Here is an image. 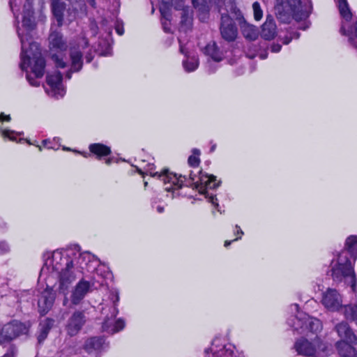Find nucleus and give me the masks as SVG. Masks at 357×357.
<instances>
[{
	"instance_id": "obj_61",
	"label": "nucleus",
	"mask_w": 357,
	"mask_h": 357,
	"mask_svg": "<svg viewBox=\"0 0 357 357\" xmlns=\"http://www.w3.org/2000/svg\"><path fill=\"white\" fill-rule=\"evenodd\" d=\"M53 140H54V142H59V141L60 140V139H59V137H54Z\"/></svg>"
},
{
	"instance_id": "obj_32",
	"label": "nucleus",
	"mask_w": 357,
	"mask_h": 357,
	"mask_svg": "<svg viewBox=\"0 0 357 357\" xmlns=\"http://www.w3.org/2000/svg\"><path fill=\"white\" fill-rule=\"evenodd\" d=\"M192 155L188 157V162L190 167H197L200 163L199 155L201 154V151L199 149L195 148L192 150Z\"/></svg>"
},
{
	"instance_id": "obj_4",
	"label": "nucleus",
	"mask_w": 357,
	"mask_h": 357,
	"mask_svg": "<svg viewBox=\"0 0 357 357\" xmlns=\"http://www.w3.org/2000/svg\"><path fill=\"white\" fill-rule=\"evenodd\" d=\"M357 259V236L351 235L346 239L344 249L338 256L336 264L331 268L333 281L349 285L351 291H357V280L354 272V264Z\"/></svg>"
},
{
	"instance_id": "obj_57",
	"label": "nucleus",
	"mask_w": 357,
	"mask_h": 357,
	"mask_svg": "<svg viewBox=\"0 0 357 357\" xmlns=\"http://www.w3.org/2000/svg\"><path fill=\"white\" fill-rule=\"evenodd\" d=\"M215 149H216V144H213L210 148V152L213 153V151H215Z\"/></svg>"
},
{
	"instance_id": "obj_12",
	"label": "nucleus",
	"mask_w": 357,
	"mask_h": 357,
	"mask_svg": "<svg viewBox=\"0 0 357 357\" xmlns=\"http://www.w3.org/2000/svg\"><path fill=\"white\" fill-rule=\"evenodd\" d=\"M322 305L331 312H340V310L344 312V307L347 305H342V298L340 293L335 289L328 288L322 294Z\"/></svg>"
},
{
	"instance_id": "obj_33",
	"label": "nucleus",
	"mask_w": 357,
	"mask_h": 357,
	"mask_svg": "<svg viewBox=\"0 0 357 357\" xmlns=\"http://www.w3.org/2000/svg\"><path fill=\"white\" fill-rule=\"evenodd\" d=\"M23 135V132H15L14 130H10L8 129H5L2 130V135L4 137H8L11 141H16V136H20Z\"/></svg>"
},
{
	"instance_id": "obj_19",
	"label": "nucleus",
	"mask_w": 357,
	"mask_h": 357,
	"mask_svg": "<svg viewBox=\"0 0 357 357\" xmlns=\"http://www.w3.org/2000/svg\"><path fill=\"white\" fill-rule=\"evenodd\" d=\"M70 67L66 71L65 77L70 79L73 73H79L83 67V53L79 48L72 47L70 49Z\"/></svg>"
},
{
	"instance_id": "obj_8",
	"label": "nucleus",
	"mask_w": 357,
	"mask_h": 357,
	"mask_svg": "<svg viewBox=\"0 0 357 357\" xmlns=\"http://www.w3.org/2000/svg\"><path fill=\"white\" fill-rule=\"evenodd\" d=\"M287 323L299 334L310 332L317 335L323 328L322 323L319 319L299 312L297 315L289 318Z\"/></svg>"
},
{
	"instance_id": "obj_56",
	"label": "nucleus",
	"mask_w": 357,
	"mask_h": 357,
	"mask_svg": "<svg viewBox=\"0 0 357 357\" xmlns=\"http://www.w3.org/2000/svg\"><path fill=\"white\" fill-rule=\"evenodd\" d=\"M291 40H292V38L286 37L283 41V43L285 45H287L291 41Z\"/></svg>"
},
{
	"instance_id": "obj_51",
	"label": "nucleus",
	"mask_w": 357,
	"mask_h": 357,
	"mask_svg": "<svg viewBox=\"0 0 357 357\" xmlns=\"http://www.w3.org/2000/svg\"><path fill=\"white\" fill-rule=\"evenodd\" d=\"M89 4L93 8H96V0H86Z\"/></svg>"
},
{
	"instance_id": "obj_24",
	"label": "nucleus",
	"mask_w": 357,
	"mask_h": 357,
	"mask_svg": "<svg viewBox=\"0 0 357 357\" xmlns=\"http://www.w3.org/2000/svg\"><path fill=\"white\" fill-rule=\"evenodd\" d=\"M218 340V339H214L212 342L213 347L206 349L204 352L206 354H209L210 352L212 353L213 357L231 356L234 352L233 349H234V346L231 344L223 345L221 348L218 349V347L215 344V342Z\"/></svg>"
},
{
	"instance_id": "obj_47",
	"label": "nucleus",
	"mask_w": 357,
	"mask_h": 357,
	"mask_svg": "<svg viewBox=\"0 0 357 357\" xmlns=\"http://www.w3.org/2000/svg\"><path fill=\"white\" fill-rule=\"evenodd\" d=\"M91 29L93 30V31L94 32V33H97V30H98V26L96 23L95 21L92 22L91 23Z\"/></svg>"
},
{
	"instance_id": "obj_16",
	"label": "nucleus",
	"mask_w": 357,
	"mask_h": 357,
	"mask_svg": "<svg viewBox=\"0 0 357 357\" xmlns=\"http://www.w3.org/2000/svg\"><path fill=\"white\" fill-rule=\"evenodd\" d=\"M56 298V291L53 287L47 285L46 289L42 291L38 301V312L41 316H45L52 309Z\"/></svg>"
},
{
	"instance_id": "obj_49",
	"label": "nucleus",
	"mask_w": 357,
	"mask_h": 357,
	"mask_svg": "<svg viewBox=\"0 0 357 357\" xmlns=\"http://www.w3.org/2000/svg\"><path fill=\"white\" fill-rule=\"evenodd\" d=\"M239 239H241V236H238V237L236 238L235 239H234L232 241H225L224 245H225V247L227 248V247L229 246L232 242L236 241H238Z\"/></svg>"
},
{
	"instance_id": "obj_45",
	"label": "nucleus",
	"mask_w": 357,
	"mask_h": 357,
	"mask_svg": "<svg viewBox=\"0 0 357 357\" xmlns=\"http://www.w3.org/2000/svg\"><path fill=\"white\" fill-rule=\"evenodd\" d=\"M11 120L10 115H5L3 113L0 114V121H10Z\"/></svg>"
},
{
	"instance_id": "obj_20",
	"label": "nucleus",
	"mask_w": 357,
	"mask_h": 357,
	"mask_svg": "<svg viewBox=\"0 0 357 357\" xmlns=\"http://www.w3.org/2000/svg\"><path fill=\"white\" fill-rule=\"evenodd\" d=\"M335 330L337 333L338 336L342 338L341 342L357 344V335L347 321H342L337 324L335 326Z\"/></svg>"
},
{
	"instance_id": "obj_40",
	"label": "nucleus",
	"mask_w": 357,
	"mask_h": 357,
	"mask_svg": "<svg viewBox=\"0 0 357 357\" xmlns=\"http://www.w3.org/2000/svg\"><path fill=\"white\" fill-rule=\"evenodd\" d=\"M9 5H10L12 12L13 13L14 15H15L14 8H15V7L18 8L17 0H10ZM18 10H19V8L17 9V11H18Z\"/></svg>"
},
{
	"instance_id": "obj_34",
	"label": "nucleus",
	"mask_w": 357,
	"mask_h": 357,
	"mask_svg": "<svg viewBox=\"0 0 357 357\" xmlns=\"http://www.w3.org/2000/svg\"><path fill=\"white\" fill-rule=\"evenodd\" d=\"M252 8L255 20L257 21L260 20L263 16V11L261 8L259 3L257 1L254 2L252 4Z\"/></svg>"
},
{
	"instance_id": "obj_41",
	"label": "nucleus",
	"mask_w": 357,
	"mask_h": 357,
	"mask_svg": "<svg viewBox=\"0 0 357 357\" xmlns=\"http://www.w3.org/2000/svg\"><path fill=\"white\" fill-rule=\"evenodd\" d=\"M115 29H116V33L120 36H122L124 33V29H123V24H120L117 23L116 24Z\"/></svg>"
},
{
	"instance_id": "obj_64",
	"label": "nucleus",
	"mask_w": 357,
	"mask_h": 357,
	"mask_svg": "<svg viewBox=\"0 0 357 357\" xmlns=\"http://www.w3.org/2000/svg\"><path fill=\"white\" fill-rule=\"evenodd\" d=\"M138 172H139V174H143V172H142L141 169H138Z\"/></svg>"
},
{
	"instance_id": "obj_23",
	"label": "nucleus",
	"mask_w": 357,
	"mask_h": 357,
	"mask_svg": "<svg viewBox=\"0 0 357 357\" xmlns=\"http://www.w3.org/2000/svg\"><path fill=\"white\" fill-rule=\"evenodd\" d=\"M107 347L104 336H95L86 340L84 349L86 352L91 353L93 351H99Z\"/></svg>"
},
{
	"instance_id": "obj_17",
	"label": "nucleus",
	"mask_w": 357,
	"mask_h": 357,
	"mask_svg": "<svg viewBox=\"0 0 357 357\" xmlns=\"http://www.w3.org/2000/svg\"><path fill=\"white\" fill-rule=\"evenodd\" d=\"M179 42V52L183 54L185 59L182 61L183 67L185 72L191 73L196 70L199 65L198 56L195 53L190 52L185 45H183L180 39Z\"/></svg>"
},
{
	"instance_id": "obj_13",
	"label": "nucleus",
	"mask_w": 357,
	"mask_h": 357,
	"mask_svg": "<svg viewBox=\"0 0 357 357\" xmlns=\"http://www.w3.org/2000/svg\"><path fill=\"white\" fill-rule=\"evenodd\" d=\"M87 321L84 310H75L68 319L65 330L70 337L77 335Z\"/></svg>"
},
{
	"instance_id": "obj_14",
	"label": "nucleus",
	"mask_w": 357,
	"mask_h": 357,
	"mask_svg": "<svg viewBox=\"0 0 357 357\" xmlns=\"http://www.w3.org/2000/svg\"><path fill=\"white\" fill-rule=\"evenodd\" d=\"M321 340L317 335L312 342L303 337L297 340L294 344V349L299 355L307 357L314 356L317 350L321 349Z\"/></svg>"
},
{
	"instance_id": "obj_1",
	"label": "nucleus",
	"mask_w": 357,
	"mask_h": 357,
	"mask_svg": "<svg viewBox=\"0 0 357 357\" xmlns=\"http://www.w3.org/2000/svg\"><path fill=\"white\" fill-rule=\"evenodd\" d=\"M73 260L69 254L65 255L61 251H54L52 257L45 260L40 270V277L44 276L45 280L50 277H57L59 287L57 290L59 294L64 296L63 305L69 308L77 306L86 295L92 291L93 283L84 279H81L71 291L70 299L67 297L69 288L75 280V275L72 271Z\"/></svg>"
},
{
	"instance_id": "obj_5",
	"label": "nucleus",
	"mask_w": 357,
	"mask_h": 357,
	"mask_svg": "<svg viewBox=\"0 0 357 357\" xmlns=\"http://www.w3.org/2000/svg\"><path fill=\"white\" fill-rule=\"evenodd\" d=\"M275 12L277 18L282 23L289 22L291 17L299 22L305 20L310 12L303 9L301 0H276ZM310 26V22L304 21L297 28L306 30Z\"/></svg>"
},
{
	"instance_id": "obj_53",
	"label": "nucleus",
	"mask_w": 357,
	"mask_h": 357,
	"mask_svg": "<svg viewBox=\"0 0 357 357\" xmlns=\"http://www.w3.org/2000/svg\"><path fill=\"white\" fill-rule=\"evenodd\" d=\"M187 20H188V15H187V14L183 13L181 16V23L182 24L186 23Z\"/></svg>"
},
{
	"instance_id": "obj_37",
	"label": "nucleus",
	"mask_w": 357,
	"mask_h": 357,
	"mask_svg": "<svg viewBox=\"0 0 357 357\" xmlns=\"http://www.w3.org/2000/svg\"><path fill=\"white\" fill-rule=\"evenodd\" d=\"M170 21H166L165 19H161V23L162 25V28L165 32L169 33L171 31V29L169 27Z\"/></svg>"
},
{
	"instance_id": "obj_39",
	"label": "nucleus",
	"mask_w": 357,
	"mask_h": 357,
	"mask_svg": "<svg viewBox=\"0 0 357 357\" xmlns=\"http://www.w3.org/2000/svg\"><path fill=\"white\" fill-rule=\"evenodd\" d=\"M271 51L274 53L279 52L282 49V45L279 43H273L271 47Z\"/></svg>"
},
{
	"instance_id": "obj_48",
	"label": "nucleus",
	"mask_w": 357,
	"mask_h": 357,
	"mask_svg": "<svg viewBox=\"0 0 357 357\" xmlns=\"http://www.w3.org/2000/svg\"><path fill=\"white\" fill-rule=\"evenodd\" d=\"M71 3H77L78 5H85L84 0H68Z\"/></svg>"
},
{
	"instance_id": "obj_18",
	"label": "nucleus",
	"mask_w": 357,
	"mask_h": 357,
	"mask_svg": "<svg viewBox=\"0 0 357 357\" xmlns=\"http://www.w3.org/2000/svg\"><path fill=\"white\" fill-rule=\"evenodd\" d=\"M27 331L25 324L17 321H13L3 326L1 334L5 340L10 341L20 335L26 333Z\"/></svg>"
},
{
	"instance_id": "obj_58",
	"label": "nucleus",
	"mask_w": 357,
	"mask_h": 357,
	"mask_svg": "<svg viewBox=\"0 0 357 357\" xmlns=\"http://www.w3.org/2000/svg\"><path fill=\"white\" fill-rule=\"evenodd\" d=\"M292 306L294 307V309L296 310V311H298V308H299V305L298 304H294L292 305Z\"/></svg>"
},
{
	"instance_id": "obj_35",
	"label": "nucleus",
	"mask_w": 357,
	"mask_h": 357,
	"mask_svg": "<svg viewBox=\"0 0 357 357\" xmlns=\"http://www.w3.org/2000/svg\"><path fill=\"white\" fill-rule=\"evenodd\" d=\"M102 43L106 46L104 50H102L100 54L101 56H110L112 55V47L111 45L105 40H102Z\"/></svg>"
},
{
	"instance_id": "obj_30",
	"label": "nucleus",
	"mask_w": 357,
	"mask_h": 357,
	"mask_svg": "<svg viewBox=\"0 0 357 357\" xmlns=\"http://www.w3.org/2000/svg\"><path fill=\"white\" fill-rule=\"evenodd\" d=\"M93 260L100 261V259L94 255H92L89 252H84L79 253L77 263L79 264L80 268L84 269L85 266H87L88 263L91 262Z\"/></svg>"
},
{
	"instance_id": "obj_55",
	"label": "nucleus",
	"mask_w": 357,
	"mask_h": 357,
	"mask_svg": "<svg viewBox=\"0 0 357 357\" xmlns=\"http://www.w3.org/2000/svg\"><path fill=\"white\" fill-rule=\"evenodd\" d=\"M114 161V158H108L107 159H106L105 163L109 165L112 164Z\"/></svg>"
},
{
	"instance_id": "obj_9",
	"label": "nucleus",
	"mask_w": 357,
	"mask_h": 357,
	"mask_svg": "<svg viewBox=\"0 0 357 357\" xmlns=\"http://www.w3.org/2000/svg\"><path fill=\"white\" fill-rule=\"evenodd\" d=\"M50 51L51 59L56 68L64 69L68 63L64 61L62 53L68 49L66 40L59 31H52L49 36Z\"/></svg>"
},
{
	"instance_id": "obj_27",
	"label": "nucleus",
	"mask_w": 357,
	"mask_h": 357,
	"mask_svg": "<svg viewBox=\"0 0 357 357\" xmlns=\"http://www.w3.org/2000/svg\"><path fill=\"white\" fill-rule=\"evenodd\" d=\"M203 53L215 61L222 60V53L215 42L207 44L202 50Z\"/></svg>"
},
{
	"instance_id": "obj_25",
	"label": "nucleus",
	"mask_w": 357,
	"mask_h": 357,
	"mask_svg": "<svg viewBox=\"0 0 357 357\" xmlns=\"http://www.w3.org/2000/svg\"><path fill=\"white\" fill-rule=\"evenodd\" d=\"M52 13L56 20L57 25L61 26L63 22V13L66 3L60 0H50Z\"/></svg>"
},
{
	"instance_id": "obj_54",
	"label": "nucleus",
	"mask_w": 357,
	"mask_h": 357,
	"mask_svg": "<svg viewBox=\"0 0 357 357\" xmlns=\"http://www.w3.org/2000/svg\"><path fill=\"white\" fill-rule=\"evenodd\" d=\"M158 199L157 197H153L151 199V206L152 208H155V205L158 203Z\"/></svg>"
},
{
	"instance_id": "obj_63",
	"label": "nucleus",
	"mask_w": 357,
	"mask_h": 357,
	"mask_svg": "<svg viewBox=\"0 0 357 357\" xmlns=\"http://www.w3.org/2000/svg\"><path fill=\"white\" fill-rule=\"evenodd\" d=\"M144 187H145V188H146V187H147V185H148V182H147V181H144Z\"/></svg>"
},
{
	"instance_id": "obj_43",
	"label": "nucleus",
	"mask_w": 357,
	"mask_h": 357,
	"mask_svg": "<svg viewBox=\"0 0 357 357\" xmlns=\"http://www.w3.org/2000/svg\"><path fill=\"white\" fill-rule=\"evenodd\" d=\"M42 143H43V145L44 146H46L47 149H55L53 146L50 145L51 141L48 139L43 140Z\"/></svg>"
},
{
	"instance_id": "obj_36",
	"label": "nucleus",
	"mask_w": 357,
	"mask_h": 357,
	"mask_svg": "<svg viewBox=\"0 0 357 357\" xmlns=\"http://www.w3.org/2000/svg\"><path fill=\"white\" fill-rule=\"evenodd\" d=\"M10 251V246L6 241L0 242V254H5Z\"/></svg>"
},
{
	"instance_id": "obj_6",
	"label": "nucleus",
	"mask_w": 357,
	"mask_h": 357,
	"mask_svg": "<svg viewBox=\"0 0 357 357\" xmlns=\"http://www.w3.org/2000/svg\"><path fill=\"white\" fill-rule=\"evenodd\" d=\"M109 298L112 304L102 308L101 314L104 316L102 328L104 332L114 334L122 331L125 328L126 322L122 318L114 321L119 313L118 303L120 299L119 291L117 290L111 291Z\"/></svg>"
},
{
	"instance_id": "obj_62",
	"label": "nucleus",
	"mask_w": 357,
	"mask_h": 357,
	"mask_svg": "<svg viewBox=\"0 0 357 357\" xmlns=\"http://www.w3.org/2000/svg\"><path fill=\"white\" fill-rule=\"evenodd\" d=\"M63 150H65V151H71V149L70 148H68V147H66V146H63Z\"/></svg>"
},
{
	"instance_id": "obj_60",
	"label": "nucleus",
	"mask_w": 357,
	"mask_h": 357,
	"mask_svg": "<svg viewBox=\"0 0 357 357\" xmlns=\"http://www.w3.org/2000/svg\"><path fill=\"white\" fill-rule=\"evenodd\" d=\"M22 141H26L29 144H31V143L30 142V141H29V140H28V139H24V138H21V139H20V142H22Z\"/></svg>"
},
{
	"instance_id": "obj_44",
	"label": "nucleus",
	"mask_w": 357,
	"mask_h": 357,
	"mask_svg": "<svg viewBox=\"0 0 357 357\" xmlns=\"http://www.w3.org/2000/svg\"><path fill=\"white\" fill-rule=\"evenodd\" d=\"M8 228V224L5 221V220L0 217V229H6Z\"/></svg>"
},
{
	"instance_id": "obj_52",
	"label": "nucleus",
	"mask_w": 357,
	"mask_h": 357,
	"mask_svg": "<svg viewBox=\"0 0 357 357\" xmlns=\"http://www.w3.org/2000/svg\"><path fill=\"white\" fill-rule=\"evenodd\" d=\"M155 208H156V211H158V213H162L165 211L164 206H160V205H158L155 207Z\"/></svg>"
},
{
	"instance_id": "obj_3",
	"label": "nucleus",
	"mask_w": 357,
	"mask_h": 357,
	"mask_svg": "<svg viewBox=\"0 0 357 357\" xmlns=\"http://www.w3.org/2000/svg\"><path fill=\"white\" fill-rule=\"evenodd\" d=\"M154 169L153 164H149L148 171L150 172L151 176H158L164 183L165 190L167 192H172V199L183 196L178 190L181 189L183 186L190 187L192 189L198 190L201 195H204L205 198L211 202L216 210L222 213V211L218 202V199L215 195L208 192V190H215L218 188L221 183V180L218 181L217 177L213 174L203 173L202 170L198 172L199 180L195 181L197 174L191 171L189 177L185 175L179 174L170 172L168 169H165L163 172L152 173Z\"/></svg>"
},
{
	"instance_id": "obj_10",
	"label": "nucleus",
	"mask_w": 357,
	"mask_h": 357,
	"mask_svg": "<svg viewBox=\"0 0 357 357\" xmlns=\"http://www.w3.org/2000/svg\"><path fill=\"white\" fill-rule=\"evenodd\" d=\"M219 30L222 39L228 43L236 40L238 36V27L234 20L235 18L228 11L220 14Z\"/></svg>"
},
{
	"instance_id": "obj_21",
	"label": "nucleus",
	"mask_w": 357,
	"mask_h": 357,
	"mask_svg": "<svg viewBox=\"0 0 357 357\" xmlns=\"http://www.w3.org/2000/svg\"><path fill=\"white\" fill-rule=\"evenodd\" d=\"M192 6L197 9L200 15H203L204 17L208 15L210 6L212 4L215 5L218 8V11L221 14V8L222 7L225 0H191Z\"/></svg>"
},
{
	"instance_id": "obj_7",
	"label": "nucleus",
	"mask_w": 357,
	"mask_h": 357,
	"mask_svg": "<svg viewBox=\"0 0 357 357\" xmlns=\"http://www.w3.org/2000/svg\"><path fill=\"white\" fill-rule=\"evenodd\" d=\"M338 7L341 16L345 22H342L340 33L348 38L349 43L357 49V21L351 23L352 13L347 0H334Z\"/></svg>"
},
{
	"instance_id": "obj_46",
	"label": "nucleus",
	"mask_w": 357,
	"mask_h": 357,
	"mask_svg": "<svg viewBox=\"0 0 357 357\" xmlns=\"http://www.w3.org/2000/svg\"><path fill=\"white\" fill-rule=\"evenodd\" d=\"M235 229H236L234 231L235 234H239L240 235L239 236H241V237L243 235V234H244L243 231H242V229L238 225H236Z\"/></svg>"
},
{
	"instance_id": "obj_22",
	"label": "nucleus",
	"mask_w": 357,
	"mask_h": 357,
	"mask_svg": "<svg viewBox=\"0 0 357 357\" xmlns=\"http://www.w3.org/2000/svg\"><path fill=\"white\" fill-rule=\"evenodd\" d=\"M276 24L273 17L271 15H267L265 22L261 25L260 35L261 38L269 40L276 35Z\"/></svg>"
},
{
	"instance_id": "obj_29",
	"label": "nucleus",
	"mask_w": 357,
	"mask_h": 357,
	"mask_svg": "<svg viewBox=\"0 0 357 357\" xmlns=\"http://www.w3.org/2000/svg\"><path fill=\"white\" fill-rule=\"evenodd\" d=\"M352 344L347 342H337L336 346L340 355L342 357H357V351Z\"/></svg>"
},
{
	"instance_id": "obj_2",
	"label": "nucleus",
	"mask_w": 357,
	"mask_h": 357,
	"mask_svg": "<svg viewBox=\"0 0 357 357\" xmlns=\"http://www.w3.org/2000/svg\"><path fill=\"white\" fill-rule=\"evenodd\" d=\"M33 0H26L23 9L22 26L31 31L36 27L34 10L33 8ZM18 37L21 42V61L20 68L26 71V78L32 86H38L40 82L37 79L43 77L46 67V61L42 56L39 45L32 41L29 32L25 35L17 30Z\"/></svg>"
},
{
	"instance_id": "obj_11",
	"label": "nucleus",
	"mask_w": 357,
	"mask_h": 357,
	"mask_svg": "<svg viewBox=\"0 0 357 357\" xmlns=\"http://www.w3.org/2000/svg\"><path fill=\"white\" fill-rule=\"evenodd\" d=\"M231 14L235 18V21L238 22L242 34L246 39L255 40L257 38L259 35L257 28L247 22L239 8L232 5L231 7Z\"/></svg>"
},
{
	"instance_id": "obj_38",
	"label": "nucleus",
	"mask_w": 357,
	"mask_h": 357,
	"mask_svg": "<svg viewBox=\"0 0 357 357\" xmlns=\"http://www.w3.org/2000/svg\"><path fill=\"white\" fill-rule=\"evenodd\" d=\"M80 250H81V248L78 244L72 245L69 246V248H68V251L71 252L70 254H72V255H75V251L79 252Z\"/></svg>"
},
{
	"instance_id": "obj_31",
	"label": "nucleus",
	"mask_w": 357,
	"mask_h": 357,
	"mask_svg": "<svg viewBox=\"0 0 357 357\" xmlns=\"http://www.w3.org/2000/svg\"><path fill=\"white\" fill-rule=\"evenodd\" d=\"M172 4V1H162L159 8L161 19H165L166 21H171Z\"/></svg>"
},
{
	"instance_id": "obj_26",
	"label": "nucleus",
	"mask_w": 357,
	"mask_h": 357,
	"mask_svg": "<svg viewBox=\"0 0 357 357\" xmlns=\"http://www.w3.org/2000/svg\"><path fill=\"white\" fill-rule=\"evenodd\" d=\"M54 320L51 318H46L39 324V334L38 335V342L41 344L47 337V335L52 328Z\"/></svg>"
},
{
	"instance_id": "obj_50",
	"label": "nucleus",
	"mask_w": 357,
	"mask_h": 357,
	"mask_svg": "<svg viewBox=\"0 0 357 357\" xmlns=\"http://www.w3.org/2000/svg\"><path fill=\"white\" fill-rule=\"evenodd\" d=\"M291 38H292V39H293V38L298 39V38H300V35H301V34H300V33H299V32H298V31H294V32H292V33H291Z\"/></svg>"
},
{
	"instance_id": "obj_59",
	"label": "nucleus",
	"mask_w": 357,
	"mask_h": 357,
	"mask_svg": "<svg viewBox=\"0 0 357 357\" xmlns=\"http://www.w3.org/2000/svg\"><path fill=\"white\" fill-rule=\"evenodd\" d=\"M79 153H80V152ZM81 154L85 158H87L90 155L89 153H81Z\"/></svg>"
},
{
	"instance_id": "obj_42",
	"label": "nucleus",
	"mask_w": 357,
	"mask_h": 357,
	"mask_svg": "<svg viewBox=\"0 0 357 357\" xmlns=\"http://www.w3.org/2000/svg\"><path fill=\"white\" fill-rule=\"evenodd\" d=\"M94 54L91 52H88L85 55V59L87 63H90L93 59Z\"/></svg>"
},
{
	"instance_id": "obj_28",
	"label": "nucleus",
	"mask_w": 357,
	"mask_h": 357,
	"mask_svg": "<svg viewBox=\"0 0 357 357\" xmlns=\"http://www.w3.org/2000/svg\"><path fill=\"white\" fill-rule=\"evenodd\" d=\"M89 149L91 153L96 155L98 159L109 155L112 153L110 147L101 143L91 144L89 145Z\"/></svg>"
},
{
	"instance_id": "obj_15",
	"label": "nucleus",
	"mask_w": 357,
	"mask_h": 357,
	"mask_svg": "<svg viewBox=\"0 0 357 357\" xmlns=\"http://www.w3.org/2000/svg\"><path fill=\"white\" fill-rule=\"evenodd\" d=\"M63 74L58 70L48 72L46 75V82L50 86L52 95L56 98H62L66 93L63 84Z\"/></svg>"
}]
</instances>
